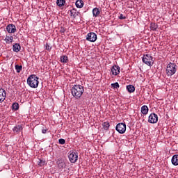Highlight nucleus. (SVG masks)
I'll use <instances>...</instances> for the list:
<instances>
[{"mask_svg": "<svg viewBox=\"0 0 178 178\" xmlns=\"http://www.w3.org/2000/svg\"><path fill=\"white\" fill-rule=\"evenodd\" d=\"M149 123H157L158 122V115L156 113H151L149 116L148 119Z\"/></svg>", "mask_w": 178, "mask_h": 178, "instance_id": "6e6552de", "label": "nucleus"}, {"mask_svg": "<svg viewBox=\"0 0 178 178\" xmlns=\"http://www.w3.org/2000/svg\"><path fill=\"white\" fill-rule=\"evenodd\" d=\"M127 90L128 92L131 93V92H134V91H136V88L133 85H128V86H127Z\"/></svg>", "mask_w": 178, "mask_h": 178, "instance_id": "6ab92c4d", "label": "nucleus"}, {"mask_svg": "<svg viewBox=\"0 0 178 178\" xmlns=\"http://www.w3.org/2000/svg\"><path fill=\"white\" fill-rule=\"evenodd\" d=\"M6 98V92L3 88L0 89V104Z\"/></svg>", "mask_w": 178, "mask_h": 178, "instance_id": "9b49d317", "label": "nucleus"}, {"mask_svg": "<svg viewBox=\"0 0 178 178\" xmlns=\"http://www.w3.org/2000/svg\"><path fill=\"white\" fill-rule=\"evenodd\" d=\"M21 49H22V47L20 46V44L19 43H15L13 46V50L14 52H19Z\"/></svg>", "mask_w": 178, "mask_h": 178, "instance_id": "dca6fc26", "label": "nucleus"}, {"mask_svg": "<svg viewBox=\"0 0 178 178\" xmlns=\"http://www.w3.org/2000/svg\"><path fill=\"white\" fill-rule=\"evenodd\" d=\"M52 49V47L51 46H49V44H48V43L46 44V49L47 51H51V49Z\"/></svg>", "mask_w": 178, "mask_h": 178, "instance_id": "7c9ffc66", "label": "nucleus"}, {"mask_svg": "<svg viewBox=\"0 0 178 178\" xmlns=\"http://www.w3.org/2000/svg\"><path fill=\"white\" fill-rule=\"evenodd\" d=\"M171 162L174 166H178V154H175L172 157Z\"/></svg>", "mask_w": 178, "mask_h": 178, "instance_id": "ddd939ff", "label": "nucleus"}, {"mask_svg": "<svg viewBox=\"0 0 178 178\" xmlns=\"http://www.w3.org/2000/svg\"><path fill=\"white\" fill-rule=\"evenodd\" d=\"M38 165L39 166H44V165H45V161L42 160V159H39L38 161Z\"/></svg>", "mask_w": 178, "mask_h": 178, "instance_id": "bb28decb", "label": "nucleus"}, {"mask_svg": "<svg viewBox=\"0 0 178 178\" xmlns=\"http://www.w3.org/2000/svg\"><path fill=\"white\" fill-rule=\"evenodd\" d=\"M119 19L121 20L126 19V16L123 15V14H120L119 16Z\"/></svg>", "mask_w": 178, "mask_h": 178, "instance_id": "2f4dec72", "label": "nucleus"}, {"mask_svg": "<svg viewBox=\"0 0 178 178\" xmlns=\"http://www.w3.org/2000/svg\"><path fill=\"white\" fill-rule=\"evenodd\" d=\"M13 111H17L19 109V104L13 103L12 105Z\"/></svg>", "mask_w": 178, "mask_h": 178, "instance_id": "a878e982", "label": "nucleus"}, {"mask_svg": "<svg viewBox=\"0 0 178 178\" xmlns=\"http://www.w3.org/2000/svg\"><path fill=\"white\" fill-rule=\"evenodd\" d=\"M66 2V1L65 0H57L56 3L58 5V6H63V5H65V3Z\"/></svg>", "mask_w": 178, "mask_h": 178, "instance_id": "b1692460", "label": "nucleus"}, {"mask_svg": "<svg viewBox=\"0 0 178 178\" xmlns=\"http://www.w3.org/2000/svg\"><path fill=\"white\" fill-rule=\"evenodd\" d=\"M86 40L90 42H95L97 41V34L94 32H90L86 35Z\"/></svg>", "mask_w": 178, "mask_h": 178, "instance_id": "0eeeda50", "label": "nucleus"}, {"mask_svg": "<svg viewBox=\"0 0 178 178\" xmlns=\"http://www.w3.org/2000/svg\"><path fill=\"white\" fill-rule=\"evenodd\" d=\"M142 60L143 63H145L147 66H151V63H152V56L149 54H145L143 56Z\"/></svg>", "mask_w": 178, "mask_h": 178, "instance_id": "423d86ee", "label": "nucleus"}, {"mask_svg": "<svg viewBox=\"0 0 178 178\" xmlns=\"http://www.w3.org/2000/svg\"><path fill=\"white\" fill-rule=\"evenodd\" d=\"M4 41L6 44H12L13 42V36L6 35Z\"/></svg>", "mask_w": 178, "mask_h": 178, "instance_id": "4468645a", "label": "nucleus"}, {"mask_svg": "<svg viewBox=\"0 0 178 178\" xmlns=\"http://www.w3.org/2000/svg\"><path fill=\"white\" fill-rule=\"evenodd\" d=\"M58 143L59 144H61L62 145H63V144L66 143V140H65V139L60 138L58 140Z\"/></svg>", "mask_w": 178, "mask_h": 178, "instance_id": "c756f323", "label": "nucleus"}, {"mask_svg": "<svg viewBox=\"0 0 178 178\" xmlns=\"http://www.w3.org/2000/svg\"><path fill=\"white\" fill-rule=\"evenodd\" d=\"M60 62L62 63H67L69 62V59L67 58V56L64 55L60 57Z\"/></svg>", "mask_w": 178, "mask_h": 178, "instance_id": "412c9836", "label": "nucleus"}, {"mask_svg": "<svg viewBox=\"0 0 178 178\" xmlns=\"http://www.w3.org/2000/svg\"><path fill=\"white\" fill-rule=\"evenodd\" d=\"M84 92V87L81 85H74L71 89L72 97L76 99H80Z\"/></svg>", "mask_w": 178, "mask_h": 178, "instance_id": "f257e3e1", "label": "nucleus"}, {"mask_svg": "<svg viewBox=\"0 0 178 178\" xmlns=\"http://www.w3.org/2000/svg\"><path fill=\"white\" fill-rule=\"evenodd\" d=\"M176 64L175 63H170L167 65L166 74L168 76H173L176 73Z\"/></svg>", "mask_w": 178, "mask_h": 178, "instance_id": "7ed1b4c3", "label": "nucleus"}, {"mask_svg": "<svg viewBox=\"0 0 178 178\" xmlns=\"http://www.w3.org/2000/svg\"><path fill=\"white\" fill-rule=\"evenodd\" d=\"M68 158L71 163H76L77 159H79V154L77 152H72L68 155Z\"/></svg>", "mask_w": 178, "mask_h": 178, "instance_id": "39448f33", "label": "nucleus"}, {"mask_svg": "<svg viewBox=\"0 0 178 178\" xmlns=\"http://www.w3.org/2000/svg\"><path fill=\"white\" fill-rule=\"evenodd\" d=\"M23 69L22 65H15V70L17 73H20Z\"/></svg>", "mask_w": 178, "mask_h": 178, "instance_id": "4be33fe9", "label": "nucleus"}, {"mask_svg": "<svg viewBox=\"0 0 178 178\" xmlns=\"http://www.w3.org/2000/svg\"><path fill=\"white\" fill-rule=\"evenodd\" d=\"M42 133L45 134L47 133V129H42Z\"/></svg>", "mask_w": 178, "mask_h": 178, "instance_id": "473e14b6", "label": "nucleus"}, {"mask_svg": "<svg viewBox=\"0 0 178 178\" xmlns=\"http://www.w3.org/2000/svg\"><path fill=\"white\" fill-rule=\"evenodd\" d=\"M79 13H80L77 12V10H76L75 8H73L70 10V16H72L74 18L77 17Z\"/></svg>", "mask_w": 178, "mask_h": 178, "instance_id": "a211bd4d", "label": "nucleus"}, {"mask_svg": "<svg viewBox=\"0 0 178 178\" xmlns=\"http://www.w3.org/2000/svg\"><path fill=\"white\" fill-rule=\"evenodd\" d=\"M115 130L120 133V134H124V133H126V124L118 123L115 127Z\"/></svg>", "mask_w": 178, "mask_h": 178, "instance_id": "20e7f679", "label": "nucleus"}, {"mask_svg": "<svg viewBox=\"0 0 178 178\" xmlns=\"http://www.w3.org/2000/svg\"><path fill=\"white\" fill-rule=\"evenodd\" d=\"M92 15L94 17H98L99 15H101V11L99 10V8H95L92 10Z\"/></svg>", "mask_w": 178, "mask_h": 178, "instance_id": "2eb2a0df", "label": "nucleus"}, {"mask_svg": "<svg viewBox=\"0 0 178 178\" xmlns=\"http://www.w3.org/2000/svg\"><path fill=\"white\" fill-rule=\"evenodd\" d=\"M66 164L65 163V162H60L58 163V168H60V169H63V168H65Z\"/></svg>", "mask_w": 178, "mask_h": 178, "instance_id": "cd10ccee", "label": "nucleus"}, {"mask_svg": "<svg viewBox=\"0 0 178 178\" xmlns=\"http://www.w3.org/2000/svg\"><path fill=\"white\" fill-rule=\"evenodd\" d=\"M111 73L113 76H118L120 73V67L118 65H113L111 68Z\"/></svg>", "mask_w": 178, "mask_h": 178, "instance_id": "9d476101", "label": "nucleus"}, {"mask_svg": "<svg viewBox=\"0 0 178 178\" xmlns=\"http://www.w3.org/2000/svg\"><path fill=\"white\" fill-rule=\"evenodd\" d=\"M111 87L113 88H119V87H120V86L119 85V83L115 82V83L111 84Z\"/></svg>", "mask_w": 178, "mask_h": 178, "instance_id": "c85d7f7f", "label": "nucleus"}, {"mask_svg": "<svg viewBox=\"0 0 178 178\" xmlns=\"http://www.w3.org/2000/svg\"><path fill=\"white\" fill-rule=\"evenodd\" d=\"M141 113H143V115H147V113H148V106H147L146 105L143 106L141 107Z\"/></svg>", "mask_w": 178, "mask_h": 178, "instance_id": "aec40b11", "label": "nucleus"}, {"mask_svg": "<svg viewBox=\"0 0 178 178\" xmlns=\"http://www.w3.org/2000/svg\"><path fill=\"white\" fill-rule=\"evenodd\" d=\"M102 126L104 130H108L109 127L111 126L108 122H103Z\"/></svg>", "mask_w": 178, "mask_h": 178, "instance_id": "393cba45", "label": "nucleus"}, {"mask_svg": "<svg viewBox=\"0 0 178 178\" xmlns=\"http://www.w3.org/2000/svg\"><path fill=\"white\" fill-rule=\"evenodd\" d=\"M76 8L81 9L84 6V1L83 0H77L75 3Z\"/></svg>", "mask_w": 178, "mask_h": 178, "instance_id": "f3484780", "label": "nucleus"}, {"mask_svg": "<svg viewBox=\"0 0 178 178\" xmlns=\"http://www.w3.org/2000/svg\"><path fill=\"white\" fill-rule=\"evenodd\" d=\"M13 131H14V133H17V134L20 133L23 131V126H22V124L16 125L13 129Z\"/></svg>", "mask_w": 178, "mask_h": 178, "instance_id": "f8f14e48", "label": "nucleus"}, {"mask_svg": "<svg viewBox=\"0 0 178 178\" xmlns=\"http://www.w3.org/2000/svg\"><path fill=\"white\" fill-rule=\"evenodd\" d=\"M150 29L151 30H152L153 31H156V29H158V26L156 25L155 23L152 22L150 24Z\"/></svg>", "mask_w": 178, "mask_h": 178, "instance_id": "5701e85b", "label": "nucleus"}, {"mask_svg": "<svg viewBox=\"0 0 178 178\" xmlns=\"http://www.w3.org/2000/svg\"><path fill=\"white\" fill-rule=\"evenodd\" d=\"M27 83L31 88H37L38 87V76L35 75H31L27 79Z\"/></svg>", "mask_w": 178, "mask_h": 178, "instance_id": "f03ea898", "label": "nucleus"}, {"mask_svg": "<svg viewBox=\"0 0 178 178\" xmlns=\"http://www.w3.org/2000/svg\"><path fill=\"white\" fill-rule=\"evenodd\" d=\"M6 30L9 34H14V33H16V26L13 24H10L6 26Z\"/></svg>", "mask_w": 178, "mask_h": 178, "instance_id": "1a4fd4ad", "label": "nucleus"}]
</instances>
